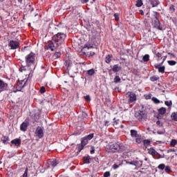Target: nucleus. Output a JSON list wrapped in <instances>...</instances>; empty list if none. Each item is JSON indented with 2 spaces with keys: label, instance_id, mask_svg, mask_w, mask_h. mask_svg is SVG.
Wrapping results in <instances>:
<instances>
[{
  "label": "nucleus",
  "instance_id": "f257e3e1",
  "mask_svg": "<svg viewBox=\"0 0 177 177\" xmlns=\"http://www.w3.org/2000/svg\"><path fill=\"white\" fill-rule=\"evenodd\" d=\"M66 38H67V35H66V33H57L56 35L53 36L52 41H50L47 46H45V49L53 52L55 49H57V48L66 44Z\"/></svg>",
  "mask_w": 177,
  "mask_h": 177
},
{
  "label": "nucleus",
  "instance_id": "f03ea898",
  "mask_svg": "<svg viewBox=\"0 0 177 177\" xmlns=\"http://www.w3.org/2000/svg\"><path fill=\"white\" fill-rule=\"evenodd\" d=\"M25 62L26 64V67H28V70L26 67L20 68L19 71L21 73H24L28 71L26 74H28V80H30L32 78V75L34 71H32V68H35V53L31 52L25 57Z\"/></svg>",
  "mask_w": 177,
  "mask_h": 177
},
{
  "label": "nucleus",
  "instance_id": "7ed1b4c3",
  "mask_svg": "<svg viewBox=\"0 0 177 177\" xmlns=\"http://www.w3.org/2000/svg\"><path fill=\"white\" fill-rule=\"evenodd\" d=\"M106 151L108 153H122L124 151V145L120 142L109 143L106 145Z\"/></svg>",
  "mask_w": 177,
  "mask_h": 177
},
{
  "label": "nucleus",
  "instance_id": "20e7f679",
  "mask_svg": "<svg viewBox=\"0 0 177 177\" xmlns=\"http://www.w3.org/2000/svg\"><path fill=\"white\" fill-rule=\"evenodd\" d=\"M24 74L26 77V80H23L21 81H19L17 83V84L14 86V88H15V89H16V90L13 91V92H15V93H16V92H17V91H21V89H23V88H24V86H26V85L27 84V81H31V78L28 79V73H24Z\"/></svg>",
  "mask_w": 177,
  "mask_h": 177
},
{
  "label": "nucleus",
  "instance_id": "39448f33",
  "mask_svg": "<svg viewBox=\"0 0 177 177\" xmlns=\"http://www.w3.org/2000/svg\"><path fill=\"white\" fill-rule=\"evenodd\" d=\"M134 117L136 118V120H138V121H146L147 119V113L145 109H141L135 111Z\"/></svg>",
  "mask_w": 177,
  "mask_h": 177
},
{
  "label": "nucleus",
  "instance_id": "423d86ee",
  "mask_svg": "<svg viewBox=\"0 0 177 177\" xmlns=\"http://www.w3.org/2000/svg\"><path fill=\"white\" fill-rule=\"evenodd\" d=\"M126 97L129 99V103H135L137 100L136 94L132 91H129L126 94Z\"/></svg>",
  "mask_w": 177,
  "mask_h": 177
},
{
  "label": "nucleus",
  "instance_id": "0eeeda50",
  "mask_svg": "<svg viewBox=\"0 0 177 177\" xmlns=\"http://www.w3.org/2000/svg\"><path fill=\"white\" fill-rule=\"evenodd\" d=\"M152 24L154 27V28H157V30H162V27L161 26V23L160 22V19H158V17H154L152 19Z\"/></svg>",
  "mask_w": 177,
  "mask_h": 177
},
{
  "label": "nucleus",
  "instance_id": "6e6552de",
  "mask_svg": "<svg viewBox=\"0 0 177 177\" xmlns=\"http://www.w3.org/2000/svg\"><path fill=\"white\" fill-rule=\"evenodd\" d=\"M93 133H90L89 135L82 138L81 144L83 146H86V145H88V142H89V140H91V139H93Z\"/></svg>",
  "mask_w": 177,
  "mask_h": 177
},
{
  "label": "nucleus",
  "instance_id": "1a4fd4ad",
  "mask_svg": "<svg viewBox=\"0 0 177 177\" xmlns=\"http://www.w3.org/2000/svg\"><path fill=\"white\" fill-rule=\"evenodd\" d=\"M8 46L12 49V50H15V49H18V48L20 47V43L17 41L15 40H10Z\"/></svg>",
  "mask_w": 177,
  "mask_h": 177
},
{
  "label": "nucleus",
  "instance_id": "9d476101",
  "mask_svg": "<svg viewBox=\"0 0 177 177\" xmlns=\"http://www.w3.org/2000/svg\"><path fill=\"white\" fill-rule=\"evenodd\" d=\"M35 135L39 139H42V138H44V129H42V127H37L35 131Z\"/></svg>",
  "mask_w": 177,
  "mask_h": 177
},
{
  "label": "nucleus",
  "instance_id": "9b49d317",
  "mask_svg": "<svg viewBox=\"0 0 177 177\" xmlns=\"http://www.w3.org/2000/svg\"><path fill=\"white\" fill-rule=\"evenodd\" d=\"M28 127H30V122L25 121L20 125V130L22 131V132H26L28 129Z\"/></svg>",
  "mask_w": 177,
  "mask_h": 177
},
{
  "label": "nucleus",
  "instance_id": "f8f14e48",
  "mask_svg": "<svg viewBox=\"0 0 177 177\" xmlns=\"http://www.w3.org/2000/svg\"><path fill=\"white\" fill-rule=\"evenodd\" d=\"M8 89V83L0 79V93Z\"/></svg>",
  "mask_w": 177,
  "mask_h": 177
},
{
  "label": "nucleus",
  "instance_id": "ddd939ff",
  "mask_svg": "<svg viewBox=\"0 0 177 177\" xmlns=\"http://www.w3.org/2000/svg\"><path fill=\"white\" fill-rule=\"evenodd\" d=\"M11 144L15 145L16 147H20L21 146V140L20 138H15L11 140Z\"/></svg>",
  "mask_w": 177,
  "mask_h": 177
},
{
  "label": "nucleus",
  "instance_id": "4468645a",
  "mask_svg": "<svg viewBox=\"0 0 177 177\" xmlns=\"http://www.w3.org/2000/svg\"><path fill=\"white\" fill-rule=\"evenodd\" d=\"M155 68L158 70V73H161V74H164L165 73V66H160L158 64L154 65Z\"/></svg>",
  "mask_w": 177,
  "mask_h": 177
},
{
  "label": "nucleus",
  "instance_id": "2eb2a0df",
  "mask_svg": "<svg viewBox=\"0 0 177 177\" xmlns=\"http://www.w3.org/2000/svg\"><path fill=\"white\" fill-rule=\"evenodd\" d=\"M48 165H51L53 168H55L56 165H57V162H56V160L55 159H50L48 162Z\"/></svg>",
  "mask_w": 177,
  "mask_h": 177
},
{
  "label": "nucleus",
  "instance_id": "dca6fc26",
  "mask_svg": "<svg viewBox=\"0 0 177 177\" xmlns=\"http://www.w3.org/2000/svg\"><path fill=\"white\" fill-rule=\"evenodd\" d=\"M129 164H130V165H135V167H139V165L142 167V162L139 163V161L138 160H132L131 162H129Z\"/></svg>",
  "mask_w": 177,
  "mask_h": 177
},
{
  "label": "nucleus",
  "instance_id": "f3484780",
  "mask_svg": "<svg viewBox=\"0 0 177 177\" xmlns=\"http://www.w3.org/2000/svg\"><path fill=\"white\" fill-rule=\"evenodd\" d=\"M91 160H92V158H91L90 156L83 157L84 164H91Z\"/></svg>",
  "mask_w": 177,
  "mask_h": 177
},
{
  "label": "nucleus",
  "instance_id": "a211bd4d",
  "mask_svg": "<svg viewBox=\"0 0 177 177\" xmlns=\"http://www.w3.org/2000/svg\"><path fill=\"white\" fill-rule=\"evenodd\" d=\"M121 68V66H119L118 64H115L112 68V71L114 73H118V71H120Z\"/></svg>",
  "mask_w": 177,
  "mask_h": 177
},
{
  "label": "nucleus",
  "instance_id": "6ab92c4d",
  "mask_svg": "<svg viewBox=\"0 0 177 177\" xmlns=\"http://www.w3.org/2000/svg\"><path fill=\"white\" fill-rule=\"evenodd\" d=\"M158 113L160 115H164V114L167 113V109L161 107L160 109H158Z\"/></svg>",
  "mask_w": 177,
  "mask_h": 177
},
{
  "label": "nucleus",
  "instance_id": "aec40b11",
  "mask_svg": "<svg viewBox=\"0 0 177 177\" xmlns=\"http://www.w3.org/2000/svg\"><path fill=\"white\" fill-rule=\"evenodd\" d=\"M149 2L151 3V5L152 6V8H156L157 6H158V1L157 0H149Z\"/></svg>",
  "mask_w": 177,
  "mask_h": 177
},
{
  "label": "nucleus",
  "instance_id": "412c9836",
  "mask_svg": "<svg viewBox=\"0 0 177 177\" xmlns=\"http://www.w3.org/2000/svg\"><path fill=\"white\" fill-rule=\"evenodd\" d=\"M10 139L8 136H3V139L1 140V142H3V145H8L9 143Z\"/></svg>",
  "mask_w": 177,
  "mask_h": 177
},
{
  "label": "nucleus",
  "instance_id": "4be33fe9",
  "mask_svg": "<svg viewBox=\"0 0 177 177\" xmlns=\"http://www.w3.org/2000/svg\"><path fill=\"white\" fill-rule=\"evenodd\" d=\"M111 59H113V55H108L105 58V62L109 64V63L111 62Z\"/></svg>",
  "mask_w": 177,
  "mask_h": 177
},
{
  "label": "nucleus",
  "instance_id": "5701e85b",
  "mask_svg": "<svg viewBox=\"0 0 177 177\" xmlns=\"http://www.w3.org/2000/svg\"><path fill=\"white\" fill-rule=\"evenodd\" d=\"M85 147V145H83L82 143L77 145V153H81L82 150H84V148Z\"/></svg>",
  "mask_w": 177,
  "mask_h": 177
},
{
  "label": "nucleus",
  "instance_id": "b1692460",
  "mask_svg": "<svg viewBox=\"0 0 177 177\" xmlns=\"http://www.w3.org/2000/svg\"><path fill=\"white\" fill-rule=\"evenodd\" d=\"M149 154H150L151 156H156V154H157V151L151 147L149 149Z\"/></svg>",
  "mask_w": 177,
  "mask_h": 177
},
{
  "label": "nucleus",
  "instance_id": "393cba45",
  "mask_svg": "<svg viewBox=\"0 0 177 177\" xmlns=\"http://www.w3.org/2000/svg\"><path fill=\"white\" fill-rule=\"evenodd\" d=\"M131 138H137L138 137V131L136 130H131Z\"/></svg>",
  "mask_w": 177,
  "mask_h": 177
},
{
  "label": "nucleus",
  "instance_id": "a878e982",
  "mask_svg": "<svg viewBox=\"0 0 177 177\" xmlns=\"http://www.w3.org/2000/svg\"><path fill=\"white\" fill-rule=\"evenodd\" d=\"M151 141L150 140H143V145L145 147L146 149L150 146Z\"/></svg>",
  "mask_w": 177,
  "mask_h": 177
},
{
  "label": "nucleus",
  "instance_id": "bb28decb",
  "mask_svg": "<svg viewBox=\"0 0 177 177\" xmlns=\"http://www.w3.org/2000/svg\"><path fill=\"white\" fill-rule=\"evenodd\" d=\"M171 118L173 121H177V112H173L171 115Z\"/></svg>",
  "mask_w": 177,
  "mask_h": 177
},
{
  "label": "nucleus",
  "instance_id": "cd10ccee",
  "mask_svg": "<svg viewBox=\"0 0 177 177\" xmlns=\"http://www.w3.org/2000/svg\"><path fill=\"white\" fill-rule=\"evenodd\" d=\"M165 171L166 174H171V172H172V169L170 167V166H165Z\"/></svg>",
  "mask_w": 177,
  "mask_h": 177
},
{
  "label": "nucleus",
  "instance_id": "c85d7f7f",
  "mask_svg": "<svg viewBox=\"0 0 177 177\" xmlns=\"http://www.w3.org/2000/svg\"><path fill=\"white\" fill-rule=\"evenodd\" d=\"M158 80H160V77L158 76L153 75L150 77V81H151V82H155V81H158Z\"/></svg>",
  "mask_w": 177,
  "mask_h": 177
},
{
  "label": "nucleus",
  "instance_id": "c756f323",
  "mask_svg": "<svg viewBox=\"0 0 177 177\" xmlns=\"http://www.w3.org/2000/svg\"><path fill=\"white\" fill-rule=\"evenodd\" d=\"M142 60L145 62H149V60H150V55H149V54H146L143 57H142Z\"/></svg>",
  "mask_w": 177,
  "mask_h": 177
},
{
  "label": "nucleus",
  "instance_id": "7c9ffc66",
  "mask_svg": "<svg viewBox=\"0 0 177 177\" xmlns=\"http://www.w3.org/2000/svg\"><path fill=\"white\" fill-rule=\"evenodd\" d=\"M151 100H152V102H153V103H155V104H160L161 103L160 100H158L157 97H153L151 98Z\"/></svg>",
  "mask_w": 177,
  "mask_h": 177
},
{
  "label": "nucleus",
  "instance_id": "2f4dec72",
  "mask_svg": "<svg viewBox=\"0 0 177 177\" xmlns=\"http://www.w3.org/2000/svg\"><path fill=\"white\" fill-rule=\"evenodd\" d=\"M136 6H137V8H140V6H143V1L137 0Z\"/></svg>",
  "mask_w": 177,
  "mask_h": 177
},
{
  "label": "nucleus",
  "instance_id": "473e14b6",
  "mask_svg": "<svg viewBox=\"0 0 177 177\" xmlns=\"http://www.w3.org/2000/svg\"><path fill=\"white\" fill-rule=\"evenodd\" d=\"M177 145V140L176 139H172L170 142V146H173V147H175Z\"/></svg>",
  "mask_w": 177,
  "mask_h": 177
},
{
  "label": "nucleus",
  "instance_id": "72a5a7b5",
  "mask_svg": "<svg viewBox=\"0 0 177 177\" xmlns=\"http://www.w3.org/2000/svg\"><path fill=\"white\" fill-rule=\"evenodd\" d=\"M113 82H115V84H118V82H121V78H120V76H115Z\"/></svg>",
  "mask_w": 177,
  "mask_h": 177
},
{
  "label": "nucleus",
  "instance_id": "f704fd0d",
  "mask_svg": "<svg viewBox=\"0 0 177 177\" xmlns=\"http://www.w3.org/2000/svg\"><path fill=\"white\" fill-rule=\"evenodd\" d=\"M60 56H62V53L60 52H56L53 55L54 59H59Z\"/></svg>",
  "mask_w": 177,
  "mask_h": 177
},
{
  "label": "nucleus",
  "instance_id": "c9c22d12",
  "mask_svg": "<svg viewBox=\"0 0 177 177\" xmlns=\"http://www.w3.org/2000/svg\"><path fill=\"white\" fill-rule=\"evenodd\" d=\"M162 55H161V53H158L156 54V57L158 58L157 62H160V60H161V59H162Z\"/></svg>",
  "mask_w": 177,
  "mask_h": 177
},
{
  "label": "nucleus",
  "instance_id": "e433bc0d",
  "mask_svg": "<svg viewBox=\"0 0 177 177\" xmlns=\"http://www.w3.org/2000/svg\"><path fill=\"white\" fill-rule=\"evenodd\" d=\"M87 74L88 75H93V74H95V69L92 68V69H90L87 71Z\"/></svg>",
  "mask_w": 177,
  "mask_h": 177
},
{
  "label": "nucleus",
  "instance_id": "4c0bfd02",
  "mask_svg": "<svg viewBox=\"0 0 177 177\" xmlns=\"http://www.w3.org/2000/svg\"><path fill=\"white\" fill-rule=\"evenodd\" d=\"M165 164H164V163H162V164H160L158 166V169H161V170H162V169H165Z\"/></svg>",
  "mask_w": 177,
  "mask_h": 177
},
{
  "label": "nucleus",
  "instance_id": "58836bf2",
  "mask_svg": "<svg viewBox=\"0 0 177 177\" xmlns=\"http://www.w3.org/2000/svg\"><path fill=\"white\" fill-rule=\"evenodd\" d=\"M167 63L169 66H175V64H176V62L174 60H169L167 61Z\"/></svg>",
  "mask_w": 177,
  "mask_h": 177
},
{
  "label": "nucleus",
  "instance_id": "ea45409f",
  "mask_svg": "<svg viewBox=\"0 0 177 177\" xmlns=\"http://www.w3.org/2000/svg\"><path fill=\"white\" fill-rule=\"evenodd\" d=\"M72 64L71 61H66L65 66L67 67V68H68V67H71Z\"/></svg>",
  "mask_w": 177,
  "mask_h": 177
},
{
  "label": "nucleus",
  "instance_id": "a19ab883",
  "mask_svg": "<svg viewBox=\"0 0 177 177\" xmlns=\"http://www.w3.org/2000/svg\"><path fill=\"white\" fill-rule=\"evenodd\" d=\"M165 104H166L167 107H171V106H172V101H165Z\"/></svg>",
  "mask_w": 177,
  "mask_h": 177
},
{
  "label": "nucleus",
  "instance_id": "79ce46f5",
  "mask_svg": "<svg viewBox=\"0 0 177 177\" xmlns=\"http://www.w3.org/2000/svg\"><path fill=\"white\" fill-rule=\"evenodd\" d=\"M40 93H45L46 92V90L45 89V86H41L40 88Z\"/></svg>",
  "mask_w": 177,
  "mask_h": 177
},
{
  "label": "nucleus",
  "instance_id": "37998d69",
  "mask_svg": "<svg viewBox=\"0 0 177 177\" xmlns=\"http://www.w3.org/2000/svg\"><path fill=\"white\" fill-rule=\"evenodd\" d=\"M156 125H158V126L160 127H164V124H163L162 122H161L160 120H158V121L156 122Z\"/></svg>",
  "mask_w": 177,
  "mask_h": 177
},
{
  "label": "nucleus",
  "instance_id": "c03bdc74",
  "mask_svg": "<svg viewBox=\"0 0 177 177\" xmlns=\"http://www.w3.org/2000/svg\"><path fill=\"white\" fill-rule=\"evenodd\" d=\"M113 16H114L115 20L116 21H118V20H120V16L118 15V14L115 13Z\"/></svg>",
  "mask_w": 177,
  "mask_h": 177
},
{
  "label": "nucleus",
  "instance_id": "a18cd8bd",
  "mask_svg": "<svg viewBox=\"0 0 177 177\" xmlns=\"http://www.w3.org/2000/svg\"><path fill=\"white\" fill-rule=\"evenodd\" d=\"M92 48H93V46H91V44H88V45H86L84 47V49H92Z\"/></svg>",
  "mask_w": 177,
  "mask_h": 177
},
{
  "label": "nucleus",
  "instance_id": "49530a36",
  "mask_svg": "<svg viewBox=\"0 0 177 177\" xmlns=\"http://www.w3.org/2000/svg\"><path fill=\"white\" fill-rule=\"evenodd\" d=\"M84 99H85L86 102H91V96L90 95L84 96Z\"/></svg>",
  "mask_w": 177,
  "mask_h": 177
},
{
  "label": "nucleus",
  "instance_id": "de8ad7c7",
  "mask_svg": "<svg viewBox=\"0 0 177 177\" xmlns=\"http://www.w3.org/2000/svg\"><path fill=\"white\" fill-rule=\"evenodd\" d=\"M110 175H111L110 171H106V172L104 174V177H109Z\"/></svg>",
  "mask_w": 177,
  "mask_h": 177
},
{
  "label": "nucleus",
  "instance_id": "09e8293b",
  "mask_svg": "<svg viewBox=\"0 0 177 177\" xmlns=\"http://www.w3.org/2000/svg\"><path fill=\"white\" fill-rule=\"evenodd\" d=\"M169 10H172V12H175V6L174 5H171L169 7Z\"/></svg>",
  "mask_w": 177,
  "mask_h": 177
},
{
  "label": "nucleus",
  "instance_id": "8fccbe9b",
  "mask_svg": "<svg viewBox=\"0 0 177 177\" xmlns=\"http://www.w3.org/2000/svg\"><path fill=\"white\" fill-rule=\"evenodd\" d=\"M90 153L91 154H95V147H91Z\"/></svg>",
  "mask_w": 177,
  "mask_h": 177
},
{
  "label": "nucleus",
  "instance_id": "3c124183",
  "mask_svg": "<svg viewBox=\"0 0 177 177\" xmlns=\"http://www.w3.org/2000/svg\"><path fill=\"white\" fill-rule=\"evenodd\" d=\"M145 99H147V100L151 99V94L147 95Z\"/></svg>",
  "mask_w": 177,
  "mask_h": 177
},
{
  "label": "nucleus",
  "instance_id": "603ef678",
  "mask_svg": "<svg viewBox=\"0 0 177 177\" xmlns=\"http://www.w3.org/2000/svg\"><path fill=\"white\" fill-rule=\"evenodd\" d=\"M157 133H158V135H164V133H165V131H158Z\"/></svg>",
  "mask_w": 177,
  "mask_h": 177
},
{
  "label": "nucleus",
  "instance_id": "864d4df0",
  "mask_svg": "<svg viewBox=\"0 0 177 177\" xmlns=\"http://www.w3.org/2000/svg\"><path fill=\"white\" fill-rule=\"evenodd\" d=\"M104 125L105 127H109V125H110V121L106 120L104 122Z\"/></svg>",
  "mask_w": 177,
  "mask_h": 177
},
{
  "label": "nucleus",
  "instance_id": "5fc2aeb1",
  "mask_svg": "<svg viewBox=\"0 0 177 177\" xmlns=\"http://www.w3.org/2000/svg\"><path fill=\"white\" fill-rule=\"evenodd\" d=\"M120 166L118 165H117V164H114L113 165V169H117V168H118Z\"/></svg>",
  "mask_w": 177,
  "mask_h": 177
},
{
  "label": "nucleus",
  "instance_id": "6e6d98bb",
  "mask_svg": "<svg viewBox=\"0 0 177 177\" xmlns=\"http://www.w3.org/2000/svg\"><path fill=\"white\" fill-rule=\"evenodd\" d=\"M136 143H141L142 142V140L140 138H136Z\"/></svg>",
  "mask_w": 177,
  "mask_h": 177
},
{
  "label": "nucleus",
  "instance_id": "4d7b16f0",
  "mask_svg": "<svg viewBox=\"0 0 177 177\" xmlns=\"http://www.w3.org/2000/svg\"><path fill=\"white\" fill-rule=\"evenodd\" d=\"M82 3H87V2L89 1V0H81Z\"/></svg>",
  "mask_w": 177,
  "mask_h": 177
},
{
  "label": "nucleus",
  "instance_id": "13d9d810",
  "mask_svg": "<svg viewBox=\"0 0 177 177\" xmlns=\"http://www.w3.org/2000/svg\"><path fill=\"white\" fill-rule=\"evenodd\" d=\"M30 12L34 11V8L31 7V5H29Z\"/></svg>",
  "mask_w": 177,
  "mask_h": 177
},
{
  "label": "nucleus",
  "instance_id": "bf43d9fd",
  "mask_svg": "<svg viewBox=\"0 0 177 177\" xmlns=\"http://www.w3.org/2000/svg\"><path fill=\"white\" fill-rule=\"evenodd\" d=\"M164 64V61H162V62H160L159 64H158V66H162Z\"/></svg>",
  "mask_w": 177,
  "mask_h": 177
},
{
  "label": "nucleus",
  "instance_id": "052dcab7",
  "mask_svg": "<svg viewBox=\"0 0 177 177\" xmlns=\"http://www.w3.org/2000/svg\"><path fill=\"white\" fill-rule=\"evenodd\" d=\"M165 60H167V55L163 57V59H162V61L163 62H165Z\"/></svg>",
  "mask_w": 177,
  "mask_h": 177
},
{
  "label": "nucleus",
  "instance_id": "680f3d73",
  "mask_svg": "<svg viewBox=\"0 0 177 177\" xmlns=\"http://www.w3.org/2000/svg\"><path fill=\"white\" fill-rule=\"evenodd\" d=\"M170 56H172L173 57H175V54L171 53Z\"/></svg>",
  "mask_w": 177,
  "mask_h": 177
},
{
  "label": "nucleus",
  "instance_id": "e2e57ef3",
  "mask_svg": "<svg viewBox=\"0 0 177 177\" xmlns=\"http://www.w3.org/2000/svg\"><path fill=\"white\" fill-rule=\"evenodd\" d=\"M80 66H81V64H85V62H82V63H79Z\"/></svg>",
  "mask_w": 177,
  "mask_h": 177
},
{
  "label": "nucleus",
  "instance_id": "0e129e2a",
  "mask_svg": "<svg viewBox=\"0 0 177 177\" xmlns=\"http://www.w3.org/2000/svg\"><path fill=\"white\" fill-rule=\"evenodd\" d=\"M140 12H141V15H144L143 10H141Z\"/></svg>",
  "mask_w": 177,
  "mask_h": 177
},
{
  "label": "nucleus",
  "instance_id": "69168bd1",
  "mask_svg": "<svg viewBox=\"0 0 177 177\" xmlns=\"http://www.w3.org/2000/svg\"><path fill=\"white\" fill-rule=\"evenodd\" d=\"M168 55H172V53H168Z\"/></svg>",
  "mask_w": 177,
  "mask_h": 177
},
{
  "label": "nucleus",
  "instance_id": "338daca9",
  "mask_svg": "<svg viewBox=\"0 0 177 177\" xmlns=\"http://www.w3.org/2000/svg\"><path fill=\"white\" fill-rule=\"evenodd\" d=\"M93 2H96V0H93Z\"/></svg>",
  "mask_w": 177,
  "mask_h": 177
},
{
  "label": "nucleus",
  "instance_id": "774afa93",
  "mask_svg": "<svg viewBox=\"0 0 177 177\" xmlns=\"http://www.w3.org/2000/svg\"><path fill=\"white\" fill-rule=\"evenodd\" d=\"M92 55H95V53H93Z\"/></svg>",
  "mask_w": 177,
  "mask_h": 177
}]
</instances>
